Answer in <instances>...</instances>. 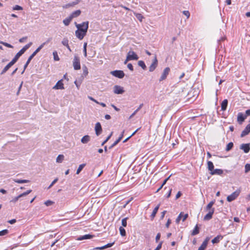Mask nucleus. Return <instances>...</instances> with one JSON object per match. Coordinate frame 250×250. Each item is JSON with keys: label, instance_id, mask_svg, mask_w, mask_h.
<instances>
[{"label": "nucleus", "instance_id": "f257e3e1", "mask_svg": "<svg viewBox=\"0 0 250 250\" xmlns=\"http://www.w3.org/2000/svg\"><path fill=\"white\" fill-rule=\"evenodd\" d=\"M80 25L78 26V29H77L75 31V35L77 38L79 40H82L83 39L84 37L86 35V33L87 32V24H86V27L84 28V29H80L79 27Z\"/></svg>", "mask_w": 250, "mask_h": 250}, {"label": "nucleus", "instance_id": "f03ea898", "mask_svg": "<svg viewBox=\"0 0 250 250\" xmlns=\"http://www.w3.org/2000/svg\"><path fill=\"white\" fill-rule=\"evenodd\" d=\"M41 50V46H39L36 50L29 56L26 62L24 65V68L22 72H21V74H23L27 68L28 65L31 62V60L34 58V57Z\"/></svg>", "mask_w": 250, "mask_h": 250}, {"label": "nucleus", "instance_id": "7ed1b4c3", "mask_svg": "<svg viewBox=\"0 0 250 250\" xmlns=\"http://www.w3.org/2000/svg\"><path fill=\"white\" fill-rule=\"evenodd\" d=\"M73 66L75 70H79L81 68L80 60L79 57L75 55L73 61Z\"/></svg>", "mask_w": 250, "mask_h": 250}, {"label": "nucleus", "instance_id": "20e7f679", "mask_svg": "<svg viewBox=\"0 0 250 250\" xmlns=\"http://www.w3.org/2000/svg\"><path fill=\"white\" fill-rule=\"evenodd\" d=\"M240 193V190H236L227 197V200L229 202L234 200L239 196Z\"/></svg>", "mask_w": 250, "mask_h": 250}, {"label": "nucleus", "instance_id": "39448f33", "mask_svg": "<svg viewBox=\"0 0 250 250\" xmlns=\"http://www.w3.org/2000/svg\"><path fill=\"white\" fill-rule=\"evenodd\" d=\"M110 73L114 77L119 79H122L125 76V73L122 70H116L111 71Z\"/></svg>", "mask_w": 250, "mask_h": 250}, {"label": "nucleus", "instance_id": "423d86ee", "mask_svg": "<svg viewBox=\"0 0 250 250\" xmlns=\"http://www.w3.org/2000/svg\"><path fill=\"white\" fill-rule=\"evenodd\" d=\"M170 72V68L168 67H166L163 71V73L159 79V81H162L164 80H165L168 74H169V72Z\"/></svg>", "mask_w": 250, "mask_h": 250}, {"label": "nucleus", "instance_id": "0eeeda50", "mask_svg": "<svg viewBox=\"0 0 250 250\" xmlns=\"http://www.w3.org/2000/svg\"><path fill=\"white\" fill-rule=\"evenodd\" d=\"M114 92L117 94H122L124 92V88L120 85H116L114 86Z\"/></svg>", "mask_w": 250, "mask_h": 250}, {"label": "nucleus", "instance_id": "6e6552de", "mask_svg": "<svg viewBox=\"0 0 250 250\" xmlns=\"http://www.w3.org/2000/svg\"><path fill=\"white\" fill-rule=\"evenodd\" d=\"M95 133L97 136H99L102 132V127L101 124L98 122L96 124L95 126Z\"/></svg>", "mask_w": 250, "mask_h": 250}, {"label": "nucleus", "instance_id": "1a4fd4ad", "mask_svg": "<svg viewBox=\"0 0 250 250\" xmlns=\"http://www.w3.org/2000/svg\"><path fill=\"white\" fill-rule=\"evenodd\" d=\"M157 65H158V61H157L156 56H155L152 63H151V64L150 65V66L149 67V71L150 72H153L155 69L156 67L157 66Z\"/></svg>", "mask_w": 250, "mask_h": 250}, {"label": "nucleus", "instance_id": "9d476101", "mask_svg": "<svg viewBox=\"0 0 250 250\" xmlns=\"http://www.w3.org/2000/svg\"><path fill=\"white\" fill-rule=\"evenodd\" d=\"M127 59L130 60H137L138 57L134 51H129L127 54Z\"/></svg>", "mask_w": 250, "mask_h": 250}, {"label": "nucleus", "instance_id": "9b49d317", "mask_svg": "<svg viewBox=\"0 0 250 250\" xmlns=\"http://www.w3.org/2000/svg\"><path fill=\"white\" fill-rule=\"evenodd\" d=\"M240 149H242L246 153H248L250 150V144H242L240 146Z\"/></svg>", "mask_w": 250, "mask_h": 250}, {"label": "nucleus", "instance_id": "f8f14e48", "mask_svg": "<svg viewBox=\"0 0 250 250\" xmlns=\"http://www.w3.org/2000/svg\"><path fill=\"white\" fill-rule=\"evenodd\" d=\"M214 208H213L210 209V211L204 216V220L205 221H208L210 220L212 218V215L214 212Z\"/></svg>", "mask_w": 250, "mask_h": 250}, {"label": "nucleus", "instance_id": "ddd939ff", "mask_svg": "<svg viewBox=\"0 0 250 250\" xmlns=\"http://www.w3.org/2000/svg\"><path fill=\"white\" fill-rule=\"evenodd\" d=\"M64 88L63 86V83H62V80H60L56 83L54 86L53 89H63Z\"/></svg>", "mask_w": 250, "mask_h": 250}, {"label": "nucleus", "instance_id": "4468645a", "mask_svg": "<svg viewBox=\"0 0 250 250\" xmlns=\"http://www.w3.org/2000/svg\"><path fill=\"white\" fill-rule=\"evenodd\" d=\"M247 118V115H244L242 113L239 112L237 116V121L241 124Z\"/></svg>", "mask_w": 250, "mask_h": 250}, {"label": "nucleus", "instance_id": "2eb2a0df", "mask_svg": "<svg viewBox=\"0 0 250 250\" xmlns=\"http://www.w3.org/2000/svg\"><path fill=\"white\" fill-rule=\"evenodd\" d=\"M250 132V124L248 125L242 131L241 134V137H244L247 135Z\"/></svg>", "mask_w": 250, "mask_h": 250}, {"label": "nucleus", "instance_id": "dca6fc26", "mask_svg": "<svg viewBox=\"0 0 250 250\" xmlns=\"http://www.w3.org/2000/svg\"><path fill=\"white\" fill-rule=\"evenodd\" d=\"M86 24H87V29L88 28V25H89V22L88 21L83 22V23L81 24H78L76 22H75V25L76 27L77 28V29H78V26L80 25V27H79L80 29H84V28L86 27Z\"/></svg>", "mask_w": 250, "mask_h": 250}, {"label": "nucleus", "instance_id": "f3484780", "mask_svg": "<svg viewBox=\"0 0 250 250\" xmlns=\"http://www.w3.org/2000/svg\"><path fill=\"white\" fill-rule=\"evenodd\" d=\"M211 175H221L223 173V170L221 169H213L212 172H210Z\"/></svg>", "mask_w": 250, "mask_h": 250}, {"label": "nucleus", "instance_id": "a211bd4d", "mask_svg": "<svg viewBox=\"0 0 250 250\" xmlns=\"http://www.w3.org/2000/svg\"><path fill=\"white\" fill-rule=\"evenodd\" d=\"M223 238V236L221 235H218L215 238H214L211 242L213 244H216L218 243L221 240H222Z\"/></svg>", "mask_w": 250, "mask_h": 250}, {"label": "nucleus", "instance_id": "6ab92c4d", "mask_svg": "<svg viewBox=\"0 0 250 250\" xmlns=\"http://www.w3.org/2000/svg\"><path fill=\"white\" fill-rule=\"evenodd\" d=\"M160 204H158L153 209L151 215H150V217H151V220H153L154 219V218L155 217V215L159 209V207H160Z\"/></svg>", "mask_w": 250, "mask_h": 250}, {"label": "nucleus", "instance_id": "aec40b11", "mask_svg": "<svg viewBox=\"0 0 250 250\" xmlns=\"http://www.w3.org/2000/svg\"><path fill=\"white\" fill-rule=\"evenodd\" d=\"M93 237V235L88 234H85L83 236H81L79 237L78 238V240H84V239H89L92 238Z\"/></svg>", "mask_w": 250, "mask_h": 250}, {"label": "nucleus", "instance_id": "412c9836", "mask_svg": "<svg viewBox=\"0 0 250 250\" xmlns=\"http://www.w3.org/2000/svg\"><path fill=\"white\" fill-rule=\"evenodd\" d=\"M81 13V11L80 10H77L72 12L71 14L70 15V16L71 17L72 19H73L80 16Z\"/></svg>", "mask_w": 250, "mask_h": 250}, {"label": "nucleus", "instance_id": "4be33fe9", "mask_svg": "<svg viewBox=\"0 0 250 250\" xmlns=\"http://www.w3.org/2000/svg\"><path fill=\"white\" fill-rule=\"evenodd\" d=\"M228 101L227 99H225L221 103V109L223 111L226 110L228 105Z\"/></svg>", "mask_w": 250, "mask_h": 250}, {"label": "nucleus", "instance_id": "5701e85b", "mask_svg": "<svg viewBox=\"0 0 250 250\" xmlns=\"http://www.w3.org/2000/svg\"><path fill=\"white\" fill-rule=\"evenodd\" d=\"M90 139V137L89 135H86L84 136L82 139H81V142L83 144H86L87 143Z\"/></svg>", "mask_w": 250, "mask_h": 250}, {"label": "nucleus", "instance_id": "b1692460", "mask_svg": "<svg viewBox=\"0 0 250 250\" xmlns=\"http://www.w3.org/2000/svg\"><path fill=\"white\" fill-rule=\"evenodd\" d=\"M199 233V228L198 226V225H196L194 229L192 230L191 234L192 236H194L195 235L198 234Z\"/></svg>", "mask_w": 250, "mask_h": 250}, {"label": "nucleus", "instance_id": "393cba45", "mask_svg": "<svg viewBox=\"0 0 250 250\" xmlns=\"http://www.w3.org/2000/svg\"><path fill=\"white\" fill-rule=\"evenodd\" d=\"M13 181L19 184H23V183H27L30 182L28 180H21V179H14Z\"/></svg>", "mask_w": 250, "mask_h": 250}, {"label": "nucleus", "instance_id": "a878e982", "mask_svg": "<svg viewBox=\"0 0 250 250\" xmlns=\"http://www.w3.org/2000/svg\"><path fill=\"white\" fill-rule=\"evenodd\" d=\"M214 203H215V200H212V201H210L208 204V205L206 206V210L210 211V209L212 208V207L214 205Z\"/></svg>", "mask_w": 250, "mask_h": 250}, {"label": "nucleus", "instance_id": "bb28decb", "mask_svg": "<svg viewBox=\"0 0 250 250\" xmlns=\"http://www.w3.org/2000/svg\"><path fill=\"white\" fill-rule=\"evenodd\" d=\"M72 20V19L71 18V17L69 16L68 18L65 19L64 20H63V23H64V24L66 26H68L70 21H71V20Z\"/></svg>", "mask_w": 250, "mask_h": 250}, {"label": "nucleus", "instance_id": "cd10ccee", "mask_svg": "<svg viewBox=\"0 0 250 250\" xmlns=\"http://www.w3.org/2000/svg\"><path fill=\"white\" fill-rule=\"evenodd\" d=\"M207 164L208 170L210 171V172H212L214 169V165L212 162L211 161H208Z\"/></svg>", "mask_w": 250, "mask_h": 250}, {"label": "nucleus", "instance_id": "c85d7f7f", "mask_svg": "<svg viewBox=\"0 0 250 250\" xmlns=\"http://www.w3.org/2000/svg\"><path fill=\"white\" fill-rule=\"evenodd\" d=\"M138 64L139 66L143 68V69H144V70L146 69V66L144 61H139L138 62Z\"/></svg>", "mask_w": 250, "mask_h": 250}, {"label": "nucleus", "instance_id": "c756f323", "mask_svg": "<svg viewBox=\"0 0 250 250\" xmlns=\"http://www.w3.org/2000/svg\"><path fill=\"white\" fill-rule=\"evenodd\" d=\"M207 244L206 241H203L201 245L198 248V250H205L207 248Z\"/></svg>", "mask_w": 250, "mask_h": 250}, {"label": "nucleus", "instance_id": "7c9ffc66", "mask_svg": "<svg viewBox=\"0 0 250 250\" xmlns=\"http://www.w3.org/2000/svg\"><path fill=\"white\" fill-rule=\"evenodd\" d=\"M85 164H82L79 166L77 170L76 174H78L82 170L83 167H85Z\"/></svg>", "mask_w": 250, "mask_h": 250}, {"label": "nucleus", "instance_id": "2f4dec72", "mask_svg": "<svg viewBox=\"0 0 250 250\" xmlns=\"http://www.w3.org/2000/svg\"><path fill=\"white\" fill-rule=\"evenodd\" d=\"M233 146V143L232 142L229 143L227 146V147L226 148V151H229L230 150H231Z\"/></svg>", "mask_w": 250, "mask_h": 250}, {"label": "nucleus", "instance_id": "473e14b6", "mask_svg": "<svg viewBox=\"0 0 250 250\" xmlns=\"http://www.w3.org/2000/svg\"><path fill=\"white\" fill-rule=\"evenodd\" d=\"M32 44V42H29L28 44H26L21 50L24 53L25 51L31 46Z\"/></svg>", "mask_w": 250, "mask_h": 250}, {"label": "nucleus", "instance_id": "72a5a7b5", "mask_svg": "<svg viewBox=\"0 0 250 250\" xmlns=\"http://www.w3.org/2000/svg\"><path fill=\"white\" fill-rule=\"evenodd\" d=\"M176 94L177 95V94H178V93H176ZM178 94H179L178 96H177V98H176L175 99V101H181L183 97L184 96V95H183V91H181V92H179L178 93Z\"/></svg>", "mask_w": 250, "mask_h": 250}, {"label": "nucleus", "instance_id": "f704fd0d", "mask_svg": "<svg viewBox=\"0 0 250 250\" xmlns=\"http://www.w3.org/2000/svg\"><path fill=\"white\" fill-rule=\"evenodd\" d=\"M64 156L63 155H59L56 159V162L58 163H61L63 160Z\"/></svg>", "mask_w": 250, "mask_h": 250}, {"label": "nucleus", "instance_id": "c9c22d12", "mask_svg": "<svg viewBox=\"0 0 250 250\" xmlns=\"http://www.w3.org/2000/svg\"><path fill=\"white\" fill-rule=\"evenodd\" d=\"M120 234L122 236H125L126 235L125 230L122 227H120L119 228Z\"/></svg>", "mask_w": 250, "mask_h": 250}, {"label": "nucleus", "instance_id": "e433bc0d", "mask_svg": "<svg viewBox=\"0 0 250 250\" xmlns=\"http://www.w3.org/2000/svg\"><path fill=\"white\" fill-rule=\"evenodd\" d=\"M11 67L7 64L0 73V75L4 74Z\"/></svg>", "mask_w": 250, "mask_h": 250}, {"label": "nucleus", "instance_id": "4c0bfd02", "mask_svg": "<svg viewBox=\"0 0 250 250\" xmlns=\"http://www.w3.org/2000/svg\"><path fill=\"white\" fill-rule=\"evenodd\" d=\"M183 214H184V212H181L180 213V214H179L178 216L177 217V218L176 219V223L177 224H178L179 223L180 220L181 219L182 217L183 216Z\"/></svg>", "mask_w": 250, "mask_h": 250}, {"label": "nucleus", "instance_id": "58836bf2", "mask_svg": "<svg viewBox=\"0 0 250 250\" xmlns=\"http://www.w3.org/2000/svg\"><path fill=\"white\" fill-rule=\"evenodd\" d=\"M121 141V138H118L116 141H115V142L112 144L109 147V149H111L113 147H114L116 145H117L119 142L120 141Z\"/></svg>", "mask_w": 250, "mask_h": 250}, {"label": "nucleus", "instance_id": "ea45409f", "mask_svg": "<svg viewBox=\"0 0 250 250\" xmlns=\"http://www.w3.org/2000/svg\"><path fill=\"white\" fill-rule=\"evenodd\" d=\"M113 132H111V133L107 137L106 139L104 141H103L101 144V146H104L111 138V136L112 135Z\"/></svg>", "mask_w": 250, "mask_h": 250}, {"label": "nucleus", "instance_id": "a19ab883", "mask_svg": "<svg viewBox=\"0 0 250 250\" xmlns=\"http://www.w3.org/2000/svg\"><path fill=\"white\" fill-rule=\"evenodd\" d=\"M18 60L14 57V58L12 59V60L10 62H9L8 63V64L10 67H11L13 65H14L17 62V61Z\"/></svg>", "mask_w": 250, "mask_h": 250}, {"label": "nucleus", "instance_id": "79ce46f5", "mask_svg": "<svg viewBox=\"0 0 250 250\" xmlns=\"http://www.w3.org/2000/svg\"><path fill=\"white\" fill-rule=\"evenodd\" d=\"M18 60L14 57V58L12 59V60L10 62H9L8 63V64L10 67H11L13 65H14L17 62V61Z\"/></svg>", "mask_w": 250, "mask_h": 250}, {"label": "nucleus", "instance_id": "37998d69", "mask_svg": "<svg viewBox=\"0 0 250 250\" xmlns=\"http://www.w3.org/2000/svg\"><path fill=\"white\" fill-rule=\"evenodd\" d=\"M83 74L84 76H86L88 73L87 68L86 67V66H83Z\"/></svg>", "mask_w": 250, "mask_h": 250}, {"label": "nucleus", "instance_id": "c03bdc74", "mask_svg": "<svg viewBox=\"0 0 250 250\" xmlns=\"http://www.w3.org/2000/svg\"><path fill=\"white\" fill-rule=\"evenodd\" d=\"M24 53V52L21 50L19 52H18L16 55L15 56V57L17 58L18 60L19 58Z\"/></svg>", "mask_w": 250, "mask_h": 250}, {"label": "nucleus", "instance_id": "a18cd8bd", "mask_svg": "<svg viewBox=\"0 0 250 250\" xmlns=\"http://www.w3.org/2000/svg\"><path fill=\"white\" fill-rule=\"evenodd\" d=\"M135 16L138 20H139L140 21H142V20L144 18V17L142 16V15L141 14L137 13L135 15Z\"/></svg>", "mask_w": 250, "mask_h": 250}, {"label": "nucleus", "instance_id": "49530a36", "mask_svg": "<svg viewBox=\"0 0 250 250\" xmlns=\"http://www.w3.org/2000/svg\"><path fill=\"white\" fill-rule=\"evenodd\" d=\"M31 192H32V190L29 189V190H28L24 192L23 193L21 194L20 195H21V197H22L27 195L28 194L30 193Z\"/></svg>", "mask_w": 250, "mask_h": 250}, {"label": "nucleus", "instance_id": "de8ad7c7", "mask_svg": "<svg viewBox=\"0 0 250 250\" xmlns=\"http://www.w3.org/2000/svg\"><path fill=\"white\" fill-rule=\"evenodd\" d=\"M8 233V230L7 229L0 231V236L6 235Z\"/></svg>", "mask_w": 250, "mask_h": 250}, {"label": "nucleus", "instance_id": "09e8293b", "mask_svg": "<svg viewBox=\"0 0 250 250\" xmlns=\"http://www.w3.org/2000/svg\"><path fill=\"white\" fill-rule=\"evenodd\" d=\"M52 40V38H48L47 41L44 42H43L42 44H41L39 46H41V49L42 48V47L44 46V45L47 43H48L49 42H50Z\"/></svg>", "mask_w": 250, "mask_h": 250}, {"label": "nucleus", "instance_id": "8fccbe9b", "mask_svg": "<svg viewBox=\"0 0 250 250\" xmlns=\"http://www.w3.org/2000/svg\"><path fill=\"white\" fill-rule=\"evenodd\" d=\"M68 40L66 38H63L62 42V44L64 45V46H68Z\"/></svg>", "mask_w": 250, "mask_h": 250}, {"label": "nucleus", "instance_id": "3c124183", "mask_svg": "<svg viewBox=\"0 0 250 250\" xmlns=\"http://www.w3.org/2000/svg\"><path fill=\"white\" fill-rule=\"evenodd\" d=\"M53 55L54 56V59L55 61H59L60 58L58 55L57 52L56 51H54L53 53Z\"/></svg>", "mask_w": 250, "mask_h": 250}, {"label": "nucleus", "instance_id": "603ef678", "mask_svg": "<svg viewBox=\"0 0 250 250\" xmlns=\"http://www.w3.org/2000/svg\"><path fill=\"white\" fill-rule=\"evenodd\" d=\"M127 219V218L126 217V218L123 219L122 220V225L124 227H125L127 226V221H126Z\"/></svg>", "mask_w": 250, "mask_h": 250}, {"label": "nucleus", "instance_id": "864d4df0", "mask_svg": "<svg viewBox=\"0 0 250 250\" xmlns=\"http://www.w3.org/2000/svg\"><path fill=\"white\" fill-rule=\"evenodd\" d=\"M22 7L18 5H16L15 6L13 7V10H22Z\"/></svg>", "mask_w": 250, "mask_h": 250}, {"label": "nucleus", "instance_id": "5fc2aeb1", "mask_svg": "<svg viewBox=\"0 0 250 250\" xmlns=\"http://www.w3.org/2000/svg\"><path fill=\"white\" fill-rule=\"evenodd\" d=\"M21 195L20 194L18 196L15 197L10 201V202L16 203L18 201L19 198H21Z\"/></svg>", "mask_w": 250, "mask_h": 250}, {"label": "nucleus", "instance_id": "6e6d98bb", "mask_svg": "<svg viewBox=\"0 0 250 250\" xmlns=\"http://www.w3.org/2000/svg\"><path fill=\"white\" fill-rule=\"evenodd\" d=\"M0 43L1 44H2L3 45H4V46H6L7 47L13 48V46L12 45H11L9 43H7V42H0Z\"/></svg>", "mask_w": 250, "mask_h": 250}, {"label": "nucleus", "instance_id": "4d7b16f0", "mask_svg": "<svg viewBox=\"0 0 250 250\" xmlns=\"http://www.w3.org/2000/svg\"><path fill=\"white\" fill-rule=\"evenodd\" d=\"M58 181V178H56L51 183V184L49 185V186L48 187V189L50 188L57 181Z\"/></svg>", "mask_w": 250, "mask_h": 250}, {"label": "nucleus", "instance_id": "13d9d810", "mask_svg": "<svg viewBox=\"0 0 250 250\" xmlns=\"http://www.w3.org/2000/svg\"><path fill=\"white\" fill-rule=\"evenodd\" d=\"M53 204V202L50 200H47L44 202V204L46 206H50Z\"/></svg>", "mask_w": 250, "mask_h": 250}, {"label": "nucleus", "instance_id": "bf43d9fd", "mask_svg": "<svg viewBox=\"0 0 250 250\" xmlns=\"http://www.w3.org/2000/svg\"><path fill=\"white\" fill-rule=\"evenodd\" d=\"M74 83L75 84L76 87H77V88L79 89V88H80V86L81 84V82L79 81L78 82V81L76 80L75 82H74Z\"/></svg>", "mask_w": 250, "mask_h": 250}, {"label": "nucleus", "instance_id": "052dcab7", "mask_svg": "<svg viewBox=\"0 0 250 250\" xmlns=\"http://www.w3.org/2000/svg\"><path fill=\"white\" fill-rule=\"evenodd\" d=\"M250 170V164H247L245 165V172H248Z\"/></svg>", "mask_w": 250, "mask_h": 250}, {"label": "nucleus", "instance_id": "680f3d73", "mask_svg": "<svg viewBox=\"0 0 250 250\" xmlns=\"http://www.w3.org/2000/svg\"><path fill=\"white\" fill-rule=\"evenodd\" d=\"M183 13L187 17V18H188L189 17L190 13L188 11H183Z\"/></svg>", "mask_w": 250, "mask_h": 250}, {"label": "nucleus", "instance_id": "e2e57ef3", "mask_svg": "<svg viewBox=\"0 0 250 250\" xmlns=\"http://www.w3.org/2000/svg\"><path fill=\"white\" fill-rule=\"evenodd\" d=\"M163 241H161L154 250H160L162 248Z\"/></svg>", "mask_w": 250, "mask_h": 250}, {"label": "nucleus", "instance_id": "0e129e2a", "mask_svg": "<svg viewBox=\"0 0 250 250\" xmlns=\"http://www.w3.org/2000/svg\"><path fill=\"white\" fill-rule=\"evenodd\" d=\"M161 237V234L160 233H158L156 235V238H155V241L157 243L158 241L160 240V238Z\"/></svg>", "mask_w": 250, "mask_h": 250}, {"label": "nucleus", "instance_id": "69168bd1", "mask_svg": "<svg viewBox=\"0 0 250 250\" xmlns=\"http://www.w3.org/2000/svg\"><path fill=\"white\" fill-rule=\"evenodd\" d=\"M171 176V174L169 175L167 178L163 182L162 184L161 185L162 186H164L167 183V182L168 181V180L170 178V176Z\"/></svg>", "mask_w": 250, "mask_h": 250}, {"label": "nucleus", "instance_id": "338daca9", "mask_svg": "<svg viewBox=\"0 0 250 250\" xmlns=\"http://www.w3.org/2000/svg\"><path fill=\"white\" fill-rule=\"evenodd\" d=\"M127 68L130 70V71H133V66L132 65L131 63H128L127 65Z\"/></svg>", "mask_w": 250, "mask_h": 250}, {"label": "nucleus", "instance_id": "774afa93", "mask_svg": "<svg viewBox=\"0 0 250 250\" xmlns=\"http://www.w3.org/2000/svg\"><path fill=\"white\" fill-rule=\"evenodd\" d=\"M171 221L170 219H168L167 221V222L166 224V227L167 228H169V225L171 224Z\"/></svg>", "mask_w": 250, "mask_h": 250}]
</instances>
